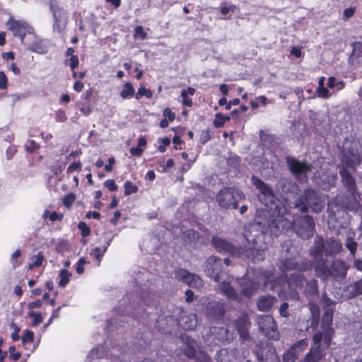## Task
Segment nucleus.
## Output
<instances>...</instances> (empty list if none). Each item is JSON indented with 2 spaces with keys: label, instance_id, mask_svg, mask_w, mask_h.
Wrapping results in <instances>:
<instances>
[{
  "label": "nucleus",
  "instance_id": "nucleus-1",
  "mask_svg": "<svg viewBox=\"0 0 362 362\" xmlns=\"http://www.w3.org/2000/svg\"><path fill=\"white\" fill-rule=\"evenodd\" d=\"M204 271L208 276L218 284V289L228 298L233 300H240L242 296L250 298L259 288L274 290L281 281V279H275L273 267L267 270L257 269L255 271L252 279L247 276L238 281L240 287V292L238 293L232 286V283L235 282L233 276L223 272V261L221 258L209 257L205 262Z\"/></svg>",
  "mask_w": 362,
  "mask_h": 362
},
{
  "label": "nucleus",
  "instance_id": "nucleus-2",
  "mask_svg": "<svg viewBox=\"0 0 362 362\" xmlns=\"http://www.w3.org/2000/svg\"><path fill=\"white\" fill-rule=\"evenodd\" d=\"M361 156L353 150L343 148L341 165L339 166L341 182L347 189V195L344 199L342 196L337 195L327 205V223L337 230L345 228L349 219L347 211L355 213L361 211L360 195L356 191V183L351 173L346 168L354 169L361 163Z\"/></svg>",
  "mask_w": 362,
  "mask_h": 362
},
{
  "label": "nucleus",
  "instance_id": "nucleus-3",
  "mask_svg": "<svg viewBox=\"0 0 362 362\" xmlns=\"http://www.w3.org/2000/svg\"><path fill=\"white\" fill-rule=\"evenodd\" d=\"M252 182L259 191L258 198L264 207L259 209L255 221L252 223V230L261 226L275 235H280L291 226L288 220L284 217L286 207L275 198L272 187L256 176L252 177Z\"/></svg>",
  "mask_w": 362,
  "mask_h": 362
},
{
  "label": "nucleus",
  "instance_id": "nucleus-4",
  "mask_svg": "<svg viewBox=\"0 0 362 362\" xmlns=\"http://www.w3.org/2000/svg\"><path fill=\"white\" fill-rule=\"evenodd\" d=\"M154 296L155 293L146 291L144 288H142L139 295L127 294L119 301V306L115 308V316L107 321L106 329L110 332H112L115 328L117 329V324L124 322L127 317L148 326L154 317H152L150 313H144L146 310L144 306L153 309Z\"/></svg>",
  "mask_w": 362,
  "mask_h": 362
},
{
  "label": "nucleus",
  "instance_id": "nucleus-5",
  "mask_svg": "<svg viewBox=\"0 0 362 362\" xmlns=\"http://www.w3.org/2000/svg\"><path fill=\"white\" fill-rule=\"evenodd\" d=\"M281 248V255L278 266L283 272L290 270L306 272L313 266L316 276L321 281L327 282L330 279V268L323 255L312 257L313 262L308 259L301 260L298 262L296 260L300 255L298 246L295 245L291 240H287L282 244Z\"/></svg>",
  "mask_w": 362,
  "mask_h": 362
},
{
  "label": "nucleus",
  "instance_id": "nucleus-6",
  "mask_svg": "<svg viewBox=\"0 0 362 362\" xmlns=\"http://www.w3.org/2000/svg\"><path fill=\"white\" fill-rule=\"evenodd\" d=\"M279 235H275L261 226L255 230H252V223L250 224L244 232V236L248 243L252 245V247L245 251V256L253 262L262 261L272 236L278 237Z\"/></svg>",
  "mask_w": 362,
  "mask_h": 362
},
{
  "label": "nucleus",
  "instance_id": "nucleus-7",
  "mask_svg": "<svg viewBox=\"0 0 362 362\" xmlns=\"http://www.w3.org/2000/svg\"><path fill=\"white\" fill-rule=\"evenodd\" d=\"M341 250L342 245L339 240L329 238L325 240L321 236L317 235L310 249V255L311 257H319L325 253L327 257L334 256Z\"/></svg>",
  "mask_w": 362,
  "mask_h": 362
},
{
  "label": "nucleus",
  "instance_id": "nucleus-8",
  "mask_svg": "<svg viewBox=\"0 0 362 362\" xmlns=\"http://www.w3.org/2000/svg\"><path fill=\"white\" fill-rule=\"evenodd\" d=\"M294 208L304 213L308 208L313 212H319L322 208V199L319 193L313 189H305L303 194L297 197L293 202Z\"/></svg>",
  "mask_w": 362,
  "mask_h": 362
},
{
  "label": "nucleus",
  "instance_id": "nucleus-9",
  "mask_svg": "<svg viewBox=\"0 0 362 362\" xmlns=\"http://www.w3.org/2000/svg\"><path fill=\"white\" fill-rule=\"evenodd\" d=\"M284 216L291 223V226L283 231L280 235L293 228L296 235L302 239L308 240L313 235L315 225L313 218L310 216L305 215L296 217L293 218V223H291L289 220L288 217L289 214L287 213V211L284 214Z\"/></svg>",
  "mask_w": 362,
  "mask_h": 362
},
{
  "label": "nucleus",
  "instance_id": "nucleus-10",
  "mask_svg": "<svg viewBox=\"0 0 362 362\" xmlns=\"http://www.w3.org/2000/svg\"><path fill=\"white\" fill-rule=\"evenodd\" d=\"M244 193L235 187H224L221 189L216 195V202L219 206L223 209H236L238 203L244 200Z\"/></svg>",
  "mask_w": 362,
  "mask_h": 362
},
{
  "label": "nucleus",
  "instance_id": "nucleus-11",
  "mask_svg": "<svg viewBox=\"0 0 362 362\" xmlns=\"http://www.w3.org/2000/svg\"><path fill=\"white\" fill-rule=\"evenodd\" d=\"M254 354L258 362H280L275 347L267 340L258 342L255 346Z\"/></svg>",
  "mask_w": 362,
  "mask_h": 362
},
{
  "label": "nucleus",
  "instance_id": "nucleus-12",
  "mask_svg": "<svg viewBox=\"0 0 362 362\" xmlns=\"http://www.w3.org/2000/svg\"><path fill=\"white\" fill-rule=\"evenodd\" d=\"M286 163L290 172L297 180L300 182H305L308 180V175L312 170L310 165L291 156L286 158Z\"/></svg>",
  "mask_w": 362,
  "mask_h": 362
},
{
  "label": "nucleus",
  "instance_id": "nucleus-13",
  "mask_svg": "<svg viewBox=\"0 0 362 362\" xmlns=\"http://www.w3.org/2000/svg\"><path fill=\"white\" fill-rule=\"evenodd\" d=\"M202 305L206 307V314L213 320L221 319L224 313V302L216 297H203L200 300Z\"/></svg>",
  "mask_w": 362,
  "mask_h": 362
},
{
  "label": "nucleus",
  "instance_id": "nucleus-14",
  "mask_svg": "<svg viewBox=\"0 0 362 362\" xmlns=\"http://www.w3.org/2000/svg\"><path fill=\"white\" fill-rule=\"evenodd\" d=\"M110 351H104L103 346H97L93 348L88 354V359L90 362H95L96 360L103 358L104 357L108 358L112 356H117L118 354L125 351V349L119 344L117 343L116 339H112L110 342Z\"/></svg>",
  "mask_w": 362,
  "mask_h": 362
},
{
  "label": "nucleus",
  "instance_id": "nucleus-15",
  "mask_svg": "<svg viewBox=\"0 0 362 362\" xmlns=\"http://www.w3.org/2000/svg\"><path fill=\"white\" fill-rule=\"evenodd\" d=\"M313 345L301 362H319L325 356L322 346L325 348L328 346H326L324 344L322 333L320 332H315L313 336Z\"/></svg>",
  "mask_w": 362,
  "mask_h": 362
},
{
  "label": "nucleus",
  "instance_id": "nucleus-16",
  "mask_svg": "<svg viewBox=\"0 0 362 362\" xmlns=\"http://www.w3.org/2000/svg\"><path fill=\"white\" fill-rule=\"evenodd\" d=\"M315 183L323 190H329L335 185L337 179V173L327 168L326 165L314 175Z\"/></svg>",
  "mask_w": 362,
  "mask_h": 362
},
{
  "label": "nucleus",
  "instance_id": "nucleus-17",
  "mask_svg": "<svg viewBox=\"0 0 362 362\" xmlns=\"http://www.w3.org/2000/svg\"><path fill=\"white\" fill-rule=\"evenodd\" d=\"M257 324L259 330L267 338L275 341L279 339V332L275 320L272 316L269 315H262L259 316Z\"/></svg>",
  "mask_w": 362,
  "mask_h": 362
},
{
  "label": "nucleus",
  "instance_id": "nucleus-18",
  "mask_svg": "<svg viewBox=\"0 0 362 362\" xmlns=\"http://www.w3.org/2000/svg\"><path fill=\"white\" fill-rule=\"evenodd\" d=\"M296 271L297 272L291 274L287 279L286 281L284 284V288H286V287H287L288 289V292L286 296L292 299L298 298V294L296 292V290L302 289L306 282L304 275L298 272L299 271Z\"/></svg>",
  "mask_w": 362,
  "mask_h": 362
},
{
  "label": "nucleus",
  "instance_id": "nucleus-19",
  "mask_svg": "<svg viewBox=\"0 0 362 362\" xmlns=\"http://www.w3.org/2000/svg\"><path fill=\"white\" fill-rule=\"evenodd\" d=\"M211 243L215 249L219 252L229 254L235 257H240L242 255V249L237 247L225 239L214 237Z\"/></svg>",
  "mask_w": 362,
  "mask_h": 362
},
{
  "label": "nucleus",
  "instance_id": "nucleus-20",
  "mask_svg": "<svg viewBox=\"0 0 362 362\" xmlns=\"http://www.w3.org/2000/svg\"><path fill=\"white\" fill-rule=\"evenodd\" d=\"M175 277L178 281L192 288H199L203 286V281L198 275L190 273L186 269L177 270Z\"/></svg>",
  "mask_w": 362,
  "mask_h": 362
},
{
  "label": "nucleus",
  "instance_id": "nucleus-21",
  "mask_svg": "<svg viewBox=\"0 0 362 362\" xmlns=\"http://www.w3.org/2000/svg\"><path fill=\"white\" fill-rule=\"evenodd\" d=\"M333 313L325 311L321 322L322 331L320 332L323 334L324 344L326 346H329L334 333V330L331 327Z\"/></svg>",
  "mask_w": 362,
  "mask_h": 362
},
{
  "label": "nucleus",
  "instance_id": "nucleus-22",
  "mask_svg": "<svg viewBox=\"0 0 362 362\" xmlns=\"http://www.w3.org/2000/svg\"><path fill=\"white\" fill-rule=\"evenodd\" d=\"M49 7L54 18L53 28L54 30H57L59 32H60L65 28L66 25V13L62 8L59 7L58 4L55 1H50Z\"/></svg>",
  "mask_w": 362,
  "mask_h": 362
},
{
  "label": "nucleus",
  "instance_id": "nucleus-23",
  "mask_svg": "<svg viewBox=\"0 0 362 362\" xmlns=\"http://www.w3.org/2000/svg\"><path fill=\"white\" fill-rule=\"evenodd\" d=\"M235 325L240 337L243 339H247L249 337V327L250 326L248 316L245 314L241 315L235 320Z\"/></svg>",
  "mask_w": 362,
  "mask_h": 362
},
{
  "label": "nucleus",
  "instance_id": "nucleus-24",
  "mask_svg": "<svg viewBox=\"0 0 362 362\" xmlns=\"http://www.w3.org/2000/svg\"><path fill=\"white\" fill-rule=\"evenodd\" d=\"M7 25L13 35L20 37L21 41L23 42L24 36L29 32L27 23L21 21H8Z\"/></svg>",
  "mask_w": 362,
  "mask_h": 362
},
{
  "label": "nucleus",
  "instance_id": "nucleus-25",
  "mask_svg": "<svg viewBox=\"0 0 362 362\" xmlns=\"http://www.w3.org/2000/svg\"><path fill=\"white\" fill-rule=\"evenodd\" d=\"M348 267L346 263L340 259H335L332 262L330 268L332 279L337 280V278H344L346 275Z\"/></svg>",
  "mask_w": 362,
  "mask_h": 362
},
{
  "label": "nucleus",
  "instance_id": "nucleus-26",
  "mask_svg": "<svg viewBox=\"0 0 362 362\" xmlns=\"http://www.w3.org/2000/svg\"><path fill=\"white\" fill-rule=\"evenodd\" d=\"M180 340L184 344L182 347L184 354L188 358L194 357L196 354L197 341L186 334L180 335Z\"/></svg>",
  "mask_w": 362,
  "mask_h": 362
},
{
  "label": "nucleus",
  "instance_id": "nucleus-27",
  "mask_svg": "<svg viewBox=\"0 0 362 362\" xmlns=\"http://www.w3.org/2000/svg\"><path fill=\"white\" fill-rule=\"evenodd\" d=\"M211 332L216 334L217 340L222 343H228L233 339V333H230L226 327H213Z\"/></svg>",
  "mask_w": 362,
  "mask_h": 362
},
{
  "label": "nucleus",
  "instance_id": "nucleus-28",
  "mask_svg": "<svg viewBox=\"0 0 362 362\" xmlns=\"http://www.w3.org/2000/svg\"><path fill=\"white\" fill-rule=\"evenodd\" d=\"M276 298L271 295H264L257 300V308L260 311H269L276 303Z\"/></svg>",
  "mask_w": 362,
  "mask_h": 362
},
{
  "label": "nucleus",
  "instance_id": "nucleus-29",
  "mask_svg": "<svg viewBox=\"0 0 362 362\" xmlns=\"http://www.w3.org/2000/svg\"><path fill=\"white\" fill-rule=\"evenodd\" d=\"M353 52L349 57V63L353 65L362 64V42H354L351 45Z\"/></svg>",
  "mask_w": 362,
  "mask_h": 362
},
{
  "label": "nucleus",
  "instance_id": "nucleus-30",
  "mask_svg": "<svg viewBox=\"0 0 362 362\" xmlns=\"http://www.w3.org/2000/svg\"><path fill=\"white\" fill-rule=\"evenodd\" d=\"M304 293L309 300H313L317 298L318 286L317 280L312 279L310 281L306 282Z\"/></svg>",
  "mask_w": 362,
  "mask_h": 362
},
{
  "label": "nucleus",
  "instance_id": "nucleus-31",
  "mask_svg": "<svg viewBox=\"0 0 362 362\" xmlns=\"http://www.w3.org/2000/svg\"><path fill=\"white\" fill-rule=\"evenodd\" d=\"M112 239H113V237L107 238L105 245H104L102 247H96L93 248L90 252V256L93 257L94 259H97L98 261V262L100 263L102 257L104 255V254L107 251V249L109 247V245H110Z\"/></svg>",
  "mask_w": 362,
  "mask_h": 362
},
{
  "label": "nucleus",
  "instance_id": "nucleus-32",
  "mask_svg": "<svg viewBox=\"0 0 362 362\" xmlns=\"http://www.w3.org/2000/svg\"><path fill=\"white\" fill-rule=\"evenodd\" d=\"M175 320L173 317L170 316H159L156 320L155 326L160 332H168L165 326H168L170 324H173Z\"/></svg>",
  "mask_w": 362,
  "mask_h": 362
},
{
  "label": "nucleus",
  "instance_id": "nucleus-33",
  "mask_svg": "<svg viewBox=\"0 0 362 362\" xmlns=\"http://www.w3.org/2000/svg\"><path fill=\"white\" fill-rule=\"evenodd\" d=\"M308 346V339H301L298 343L293 344L290 349H293L294 357L297 359L301 354V353L305 349V348Z\"/></svg>",
  "mask_w": 362,
  "mask_h": 362
},
{
  "label": "nucleus",
  "instance_id": "nucleus-34",
  "mask_svg": "<svg viewBox=\"0 0 362 362\" xmlns=\"http://www.w3.org/2000/svg\"><path fill=\"white\" fill-rule=\"evenodd\" d=\"M349 297L350 298L355 297L356 296L362 294V279L354 282L350 285L348 288Z\"/></svg>",
  "mask_w": 362,
  "mask_h": 362
},
{
  "label": "nucleus",
  "instance_id": "nucleus-35",
  "mask_svg": "<svg viewBox=\"0 0 362 362\" xmlns=\"http://www.w3.org/2000/svg\"><path fill=\"white\" fill-rule=\"evenodd\" d=\"M325 78L322 76L319 78L318 86L317 88V96L322 98H327L329 96V90L325 87Z\"/></svg>",
  "mask_w": 362,
  "mask_h": 362
},
{
  "label": "nucleus",
  "instance_id": "nucleus-36",
  "mask_svg": "<svg viewBox=\"0 0 362 362\" xmlns=\"http://www.w3.org/2000/svg\"><path fill=\"white\" fill-rule=\"evenodd\" d=\"M72 276L71 273L66 269H62L59 272V286L64 288L69 282L70 278Z\"/></svg>",
  "mask_w": 362,
  "mask_h": 362
},
{
  "label": "nucleus",
  "instance_id": "nucleus-37",
  "mask_svg": "<svg viewBox=\"0 0 362 362\" xmlns=\"http://www.w3.org/2000/svg\"><path fill=\"white\" fill-rule=\"evenodd\" d=\"M134 88L130 82L126 83L120 93V95L123 99L129 98L134 95Z\"/></svg>",
  "mask_w": 362,
  "mask_h": 362
},
{
  "label": "nucleus",
  "instance_id": "nucleus-38",
  "mask_svg": "<svg viewBox=\"0 0 362 362\" xmlns=\"http://www.w3.org/2000/svg\"><path fill=\"white\" fill-rule=\"evenodd\" d=\"M179 323L182 327L186 330L192 329L196 326V322L194 317H182Z\"/></svg>",
  "mask_w": 362,
  "mask_h": 362
},
{
  "label": "nucleus",
  "instance_id": "nucleus-39",
  "mask_svg": "<svg viewBox=\"0 0 362 362\" xmlns=\"http://www.w3.org/2000/svg\"><path fill=\"white\" fill-rule=\"evenodd\" d=\"M327 86L331 89L334 88L337 91H339L344 88V83L342 81H337L334 77H329Z\"/></svg>",
  "mask_w": 362,
  "mask_h": 362
},
{
  "label": "nucleus",
  "instance_id": "nucleus-40",
  "mask_svg": "<svg viewBox=\"0 0 362 362\" xmlns=\"http://www.w3.org/2000/svg\"><path fill=\"white\" fill-rule=\"evenodd\" d=\"M230 117L229 116H223L220 113H216L214 120V125L216 128L222 127L226 122L230 120Z\"/></svg>",
  "mask_w": 362,
  "mask_h": 362
},
{
  "label": "nucleus",
  "instance_id": "nucleus-41",
  "mask_svg": "<svg viewBox=\"0 0 362 362\" xmlns=\"http://www.w3.org/2000/svg\"><path fill=\"white\" fill-rule=\"evenodd\" d=\"M322 300L325 311H329L333 313L335 308V302L327 298L326 296H322Z\"/></svg>",
  "mask_w": 362,
  "mask_h": 362
},
{
  "label": "nucleus",
  "instance_id": "nucleus-42",
  "mask_svg": "<svg viewBox=\"0 0 362 362\" xmlns=\"http://www.w3.org/2000/svg\"><path fill=\"white\" fill-rule=\"evenodd\" d=\"M357 243L351 238L348 237L346 240V247L350 251L351 255L355 256V253L357 249Z\"/></svg>",
  "mask_w": 362,
  "mask_h": 362
},
{
  "label": "nucleus",
  "instance_id": "nucleus-43",
  "mask_svg": "<svg viewBox=\"0 0 362 362\" xmlns=\"http://www.w3.org/2000/svg\"><path fill=\"white\" fill-rule=\"evenodd\" d=\"M47 218L53 223L61 222L63 220L64 214L56 211L49 212L47 211Z\"/></svg>",
  "mask_w": 362,
  "mask_h": 362
},
{
  "label": "nucleus",
  "instance_id": "nucleus-44",
  "mask_svg": "<svg viewBox=\"0 0 362 362\" xmlns=\"http://www.w3.org/2000/svg\"><path fill=\"white\" fill-rule=\"evenodd\" d=\"M124 194L130 195L132 194H134L138 191V187L133 185L130 181H126L124 185Z\"/></svg>",
  "mask_w": 362,
  "mask_h": 362
},
{
  "label": "nucleus",
  "instance_id": "nucleus-45",
  "mask_svg": "<svg viewBox=\"0 0 362 362\" xmlns=\"http://www.w3.org/2000/svg\"><path fill=\"white\" fill-rule=\"evenodd\" d=\"M28 315L33 319V325L37 326L42 322V317L40 313L30 311Z\"/></svg>",
  "mask_w": 362,
  "mask_h": 362
},
{
  "label": "nucleus",
  "instance_id": "nucleus-46",
  "mask_svg": "<svg viewBox=\"0 0 362 362\" xmlns=\"http://www.w3.org/2000/svg\"><path fill=\"white\" fill-rule=\"evenodd\" d=\"M143 96H145L146 98H151L152 97V93L149 89L145 87H141L136 93L135 98L139 100Z\"/></svg>",
  "mask_w": 362,
  "mask_h": 362
},
{
  "label": "nucleus",
  "instance_id": "nucleus-47",
  "mask_svg": "<svg viewBox=\"0 0 362 362\" xmlns=\"http://www.w3.org/2000/svg\"><path fill=\"white\" fill-rule=\"evenodd\" d=\"M282 185L284 188L288 185V192L291 191V194H298L299 191L298 187L296 183L291 182L288 180H282Z\"/></svg>",
  "mask_w": 362,
  "mask_h": 362
},
{
  "label": "nucleus",
  "instance_id": "nucleus-48",
  "mask_svg": "<svg viewBox=\"0 0 362 362\" xmlns=\"http://www.w3.org/2000/svg\"><path fill=\"white\" fill-rule=\"evenodd\" d=\"M33 340V333L31 331L26 330L21 337L22 344L25 346L29 343H32Z\"/></svg>",
  "mask_w": 362,
  "mask_h": 362
},
{
  "label": "nucleus",
  "instance_id": "nucleus-49",
  "mask_svg": "<svg viewBox=\"0 0 362 362\" xmlns=\"http://www.w3.org/2000/svg\"><path fill=\"white\" fill-rule=\"evenodd\" d=\"M75 199V194L74 193H69L63 198L62 202L66 207L69 208L73 204Z\"/></svg>",
  "mask_w": 362,
  "mask_h": 362
},
{
  "label": "nucleus",
  "instance_id": "nucleus-50",
  "mask_svg": "<svg viewBox=\"0 0 362 362\" xmlns=\"http://www.w3.org/2000/svg\"><path fill=\"white\" fill-rule=\"evenodd\" d=\"M44 259V256L40 252L37 255L33 257V262L30 264L29 268L32 269L34 267L40 266Z\"/></svg>",
  "mask_w": 362,
  "mask_h": 362
},
{
  "label": "nucleus",
  "instance_id": "nucleus-51",
  "mask_svg": "<svg viewBox=\"0 0 362 362\" xmlns=\"http://www.w3.org/2000/svg\"><path fill=\"white\" fill-rule=\"evenodd\" d=\"M78 228L83 238H86L90 235V230L86 223L80 222L78 225Z\"/></svg>",
  "mask_w": 362,
  "mask_h": 362
},
{
  "label": "nucleus",
  "instance_id": "nucleus-52",
  "mask_svg": "<svg viewBox=\"0 0 362 362\" xmlns=\"http://www.w3.org/2000/svg\"><path fill=\"white\" fill-rule=\"evenodd\" d=\"M293 349H288L283 355V361L284 362H296V357H294V354L293 352Z\"/></svg>",
  "mask_w": 362,
  "mask_h": 362
},
{
  "label": "nucleus",
  "instance_id": "nucleus-53",
  "mask_svg": "<svg viewBox=\"0 0 362 362\" xmlns=\"http://www.w3.org/2000/svg\"><path fill=\"white\" fill-rule=\"evenodd\" d=\"M25 147L28 151L33 152L39 148V146L33 139H28L25 144Z\"/></svg>",
  "mask_w": 362,
  "mask_h": 362
},
{
  "label": "nucleus",
  "instance_id": "nucleus-54",
  "mask_svg": "<svg viewBox=\"0 0 362 362\" xmlns=\"http://www.w3.org/2000/svg\"><path fill=\"white\" fill-rule=\"evenodd\" d=\"M211 138V132L209 129L203 130L201 132L199 141L202 144H206Z\"/></svg>",
  "mask_w": 362,
  "mask_h": 362
},
{
  "label": "nucleus",
  "instance_id": "nucleus-55",
  "mask_svg": "<svg viewBox=\"0 0 362 362\" xmlns=\"http://www.w3.org/2000/svg\"><path fill=\"white\" fill-rule=\"evenodd\" d=\"M135 37H139L141 40H144L147 37V33L144 30V28L141 25H138L135 28Z\"/></svg>",
  "mask_w": 362,
  "mask_h": 362
},
{
  "label": "nucleus",
  "instance_id": "nucleus-56",
  "mask_svg": "<svg viewBox=\"0 0 362 362\" xmlns=\"http://www.w3.org/2000/svg\"><path fill=\"white\" fill-rule=\"evenodd\" d=\"M184 238H187L189 240H194L196 239H199V235L194 229L189 230L188 231H185L183 233Z\"/></svg>",
  "mask_w": 362,
  "mask_h": 362
},
{
  "label": "nucleus",
  "instance_id": "nucleus-57",
  "mask_svg": "<svg viewBox=\"0 0 362 362\" xmlns=\"http://www.w3.org/2000/svg\"><path fill=\"white\" fill-rule=\"evenodd\" d=\"M308 305L313 317H318L320 313V309L318 305L314 303H312L311 300H310Z\"/></svg>",
  "mask_w": 362,
  "mask_h": 362
},
{
  "label": "nucleus",
  "instance_id": "nucleus-58",
  "mask_svg": "<svg viewBox=\"0 0 362 362\" xmlns=\"http://www.w3.org/2000/svg\"><path fill=\"white\" fill-rule=\"evenodd\" d=\"M8 80L5 73L2 71H0V89L4 90L7 88Z\"/></svg>",
  "mask_w": 362,
  "mask_h": 362
},
{
  "label": "nucleus",
  "instance_id": "nucleus-59",
  "mask_svg": "<svg viewBox=\"0 0 362 362\" xmlns=\"http://www.w3.org/2000/svg\"><path fill=\"white\" fill-rule=\"evenodd\" d=\"M9 351V358L13 361H18L21 357V354L18 352H16V347L11 346L8 349Z\"/></svg>",
  "mask_w": 362,
  "mask_h": 362
},
{
  "label": "nucleus",
  "instance_id": "nucleus-60",
  "mask_svg": "<svg viewBox=\"0 0 362 362\" xmlns=\"http://www.w3.org/2000/svg\"><path fill=\"white\" fill-rule=\"evenodd\" d=\"M288 304L287 303H284L279 308V313L281 316L284 317H287L289 316L288 313Z\"/></svg>",
  "mask_w": 362,
  "mask_h": 362
},
{
  "label": "nucleus",
  "instance_id": "nucleus-61",
  "mask_svg": "<svg viewBox=\"0 0 362 362\" xmlns=\"http://www.w3.org/2000/svg\"><path fill=\"white\" fill-rule=\"evenodd\" d=\"M164 119H168L169 122H172L175 118V115L171 111L170 108H165L163 111Z\"/></svg>",
  "mask_w": 362,
  "mask_h": 362
},
{
  "label": "nucleus",
  "instance_id": "nucleus-62",
  "mask_svg": "<svg viewBox=\"0 0 362 362\" xmlns=\"http://www.w3.org/2000/svg\"><path fill=\"white\" fill-rule=\"evenodd\" d=\"M86 264V261L83 257L79 259L76 268L78 274H82L84 272L83 266Z\"/></svg>",
  "mask_w": 362,
  "mask_h": 362
},
{
  "label": "nucleus",
  "instance_id": "nucleus-63",
  "mask_svg": "<svg viewBox=\"0 0 362 362\" xmlns=\"http://www.w3.org/2000/svg\"><path fill=\"white\" fill-rule=\"evenodd\" d=\"M104 185L111 192H115L117 189V186L113 180H107Z\"/></svg>",
  "mask_w": 362,
  "mask_h": 362
},
{
  "label": "nucleus",
  "instance_id": "nucleus-64",
  "mask_svg": "<svg viewBox=\"0 0 362 362\" xmlns=\"http://www.w3.org/2000/svg\"><path fill=\"white\" fill-rule=\"evenodd\" d=\"M180 95L182 98V105L187 107H191L192 105V100L189 96L185 95V92H181Z\"/></svg>",
  "mask_w": 362,
  "mask_h": 362
}]
</instances>
